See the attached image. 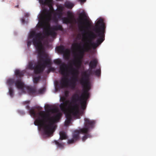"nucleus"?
<instances>
[{"instance_id": "a19ab883", "label": "nucleus", "mask_w": 156, "mask_h": 156, "mask_svg": "<svg viewBox=\"0 0 156 156\" xmlns=\"http://www.w3.org/2000/svg\"><path fill=\"white\" fill-rule=\"evenodd\" d=\"M26 107L28 109H29L30 108L29 106H28V105Z\"/></svg>"}, {"instance_id": "ddd939ff", "label": "nucleus", "mask_w": 156, "mask_h": 156, "mask_svg": "<svg viewBox=\"0 0 156 156\" xmlns=\"http://www.w3.org/2000/svg\"><path fill=\"white\" fill-rule=\"evenodd\" d=\"M82 97V95L80 97H79L78 94L77 93H75L73 94L72 97V100L71 102H72V105H74L75 104H76V103L78 101H79L80 103L81 106V108L82 110H84L86 107V105H83L82 104H81V101L80 100V98ZM78 105V104H77Z\"/></svg>"}, {"instance_id": "aec40b11", "label": "nucleus", "mask_w": 156, "mask_h": 156, "mask_svg": "<svg viewBox=\"0 0 156 156\" xmlns=\"http://www.w3.org/2000/svg\"><path fill=\"white\" fill-rule=\"evenodd\" d=\"M60 137L59 140H62L67 139V136L66 133L63 131H61L59 132Z\"/></svg>"}, {"instance_id": "0eeeda50", "label": "nucleus", "mask_w": 156, "mask_h": 156, "mask_svg": "<svg viewBox=\"0 0 156 156\" xmlns=\"http://www.w3.org/2000/svg\"><path fill=\"white\" fill-rule=\"evenodd\" d=\"M83 86V92L82 94V97L80 98L81 101V104L83 105H87V100L90 97V94L89 92L90 89V83H85L84 84L80 83Z\"/></svg>"}, {"instance_id": "f704fd0d", "label": "nucleus", "mask_w": 156, "mask_h": 156, "mask_svg": "<svg viewBox=\"0 0 156 156\" xmlns=\"http://www.w3.org/2000/svg\"><path fill=\"white\" fill-rule=\"evenodd\" d=\"M69 93V92L68 91H66L65 92V96L67 97L68 96Z\"/></svg>"}, {"instance_id": "72a5a7b5", "label": "nucleus", "mask_w": 156, "mask_h": 156, "mask_svg": "<svg viewBox=\"0 0 156 156\" xmlns=\"http://www.w3.org/2000/svg\"><path fill=\"white\" fill-rule=\"evenodd\" d=\"M40 79V76L35 77L33 78V81L34 83H37Z\"/></svg>"}, {"instance_id": "37998d69", "label": "nucleus", "mask_w": 156, "mask_h": 156, "mask_svg": "<svg viewBox=\"0 0 156 156\" xmlns=\"http://www.w3.org/2000/svg\"><path fill=\"white\" fill-rule=\"evenodd\" d=\"M80 39V38H79V39Z\"/></svg>"}, {"instance_id": "2eb2a0df", "label": "nucleus", "mask_w": 156, "mask_h": 156, "mask_svg": "<svg viewBox=\"0 0 156 156\" xmlns=\"http://www.w3.org/2000/svg\"><path fill=\"white\" fill-rule=\"evenodd\" d=\"M15 85L16 87L19 89L23 90L25 87L24 83L20 80H17L15 83Z\"/></svg>"}, {"instance_id": "a211bd4d", "label": "nucleus", "mask_w": 156, "mask_h": 156, "mask_svg": "<svg viewBox=\"0 0 156 156\" xmlns=\"http://www.w3.org/2000/svg\"><path fill=\"white\" fill-rule=\"evenodd\" d=\"M50 29L55 31H58L60 30L61 31H63L64 30L63 28L62 25L59 24H57L55 26H53L51 28H50Z\"/></svg>"}, {"instance_id": "2f4dec72", "label": "nucleus", "mask_w": 156, "mask_h": 156, "mask_svg": "<svg viewBox=\"0 0 156 156\" xmlns=\"http://www.w3.org/2000/svg\"><path fill=\"white\" fill-rule=\"evenodd\" d=\"M9 93L11 97H12L14 95V91L13 89L10 87L9 88Z\"/></svg>"}, {"instance_id": "423d86ee", "label": "nucleus", "mask_w": 156, "mask_h": 156, "mask_svg": "<svg viewBox=\"0 0 156 156\" xmlns=\"http://www.w3.org/2000/svg\"><path fill=\"white\" fill-rule=\"evenodd\" d=\"M79 110L78 105L75 104L74 106L72 108V110L67 113L66 114V120L65 121V125L67 126L70 123L72 119V116L77 117L79 116Z\"/></svg>"}, {"instance_id": "c9c22d12", "label": "nucleus", "mask_w": 156, "mask_h": 156, "mask_svg": "<svg viewBox=\"0 0 156 156\" xmlns=\"http://www.w3.org/2000/svg\"><path fill=\"white\" fill-rule=\"evenodd\" d=\"M54 20H55L56 21V22H57L58 21V19L56 18V17H55L54 18Z\"/></svg>"}, {"instance_id": "f3484780", "label": "nucleus", "mask_w": 156, "mask_h": 156, "mask_svg": "<svg viewBox=\"0 0 156 156\" xmlns=\"http://www.w3.org/2000/svg\"><path fill=\"white\" fill-rule=\"evenodd\" d=\"M44 22L45 23H48L49 26V29L46 32V35H50L52 37H55V36L56 34L55 31V30H53L50 29V28L51 27H50V24L49 23V22L48 23L46 22L45 21Z\"/></svg>"}, {"instance_id": "f8f14e48", "label": "nucleus", "mask_w": 156, "mask_h": 156, "mask_svg": "<svg viewBox=\"0 0 156 156\" xmlns=\"http://www.w3.org/2000/svg\"><path fill=\"white\" fill-rule=\"evenodd\" d=\"M93 74L91 69H88L85 71L83 73V76L80 80V83H90L89 78L90 76Z\"/></svg>"}, {"instance_id": "473e14b6", "label": "nucleus", "mask_w": 156, "mask_h": 156, "mask_svg": "<svg viewBox=\"0 0 156 156\" xmlns=\"http://www.w3.org/2000/svg\"><path fill=\"white\" fill-rule=\"evenodd\" d=\"M94 73L95 75L99 76L101 73V70L100 69H97L94 72Z\"/></svg>"}, {"instance_id": "7c9ffc66", "label": "nucleus", "mask_w": 156, "mask_h": 156, "mask_svg": "<svg viewBox=\"0 0 156 156\" xmlns=\"http://www.w3.org/2000/svg\"><path fill=\"white\" fill-rule=\"evenodd\" d=\"M30 114L32 116H33L35 117L37 115H38V113L37 114H36V113L34 109H30L29 111ZM38 116L39 115H38Z\"/></svg>"}, {"instance_id": "4be33fe9", "label": "nucleus", "mask_w": 156, "mask_h": 156, "mask_svg": "<svg viewBox=\"0 0 156 156\" xmlns=\"http://www.w3.org/2000/svg\"><path fill=\"white\" fill-rule=\"evenodd\" d=\"M60 140H55L54 142L57 147L61 149L64 148V144L62 142H60Z\"/></svg>"}, {"instance_id": "cd10ccee", "label": "nucleus", "mask_w": 156, "mask_h": 156, "mask_svg": "<svg viewBox=\"0 0 156 156\" xmlns=\"http://www.w3.org/2000/svg\"><path fill=\"white\" fill-rule=\"evenodd\" d=\"M67 14L68 16V18H69L70 20H72L74 19V16L73 13L69 11H68L67 12Z\"/></svg>"}, {"instance_id": "20e7f679", "label": "nucleus", "mask_w": 156, "mask_h": 156, "mask_svg": "<svg viewBox=\"0 0 156 156\" xmlns=\"http://www.w3.org/2000/svg\"><path fill=\"white\" fill-rule=\"evenodd\" d=\"M84 120V127L74 131L72 135V139L68 140V144H73L79 140L80 138V133L85 134L82 139L83 141H84L88 138L91 137V136L89 133L90 131V129L94 127L95 122L94 120H90L87 118H85Z\"/></svg>"}, {"instance_id": "6e6552de", "label": "nucleus", "mask_w": 156, "mask_h": 156, "mask_svg": "<svg viewBox=\"0 0 156 156\" xmlns=\"http://www.w3.org/2000/svg\"><path fill=\"white\" fill-rule=\"evenodd\" d=\"M53 0H51L49 3L46 4V5H48L50 9V11L45 9L44 11L45 13L44 16L41 15L40 16V18L41 20H44L46 22L48 23L51 19L52 13H53L55 11L53 8L52 6Z\"/></svg>"}, {"instance_id": "9d476101", "label": "nucleus", "mask_w": 156, "mask_h": 156, "mask_svg": "<svg viewBox=\"0 0 156 156\" xmlns=\"http://www.w3.org/2000/svg\"><path fill=\"white\" fill-rule=\"evenodd\" d=\"M86 16V14L85 13H81L80 15L79 19L78 20V23L79 27L81 31H83V30L85 28L88 29L91 26L90 23L89 21H87L86 22L87 26L85 27L83 26L84 22H83V18H85Z\"/></svg>"}, {"instance_id": "f257e3e1", "label": "nucleus", "mask_w": 156, "mask_h": 156, "mask_svg": "<svg viewBox=\"0 0 156 156\" xmlns=\"http://www.w3.org/2000/svg\"><path fill=\"white\" fill-rule=\"evenodd\" d=\"M105 25L103 19L100 18L97 22L94 30L97 34L90 31L89 35V39L86 41L82 47L78 43L73 44L74 48L77 47L80 50L78 53L76 54V59L73 61L74 64L80 66L81 63V59L83 58L85 52H88L91 48L95 49L100 44L105 40Z\"/></svg>"}, {"instance_id": "79ce46f5", "label": "nucleus", "mask_w": 156, "mask_h": 156, "mask_svg": "<svg viewBox=\"0 0 156 156\" xmlns=\"http://www.w3.org/2000/svg\"><path fill=\"white\" fill-rule=\"evenodd\" d=\"M83 41H85V40L84 39H83Z\"/></svg>"}, {"instance_id": "e433bc0d", "label": "nucleus", "mask_w": 156, "mask_h": 156, "mask_svg": "<svg viewBox=\"0 0 156 156\" xmlns=\"http://www.w3.org/2000/svg\"><path fill=\"white\" fill-rule=\"evenodd\" d=\"M79 0L80 1V2H86V0Z\"/></svg>"}, {"instance_id": "a878e982", "label": "nucleus", "mask_w": 156, "mask_h": 156, "mask_svg": "<svg viewBox=\"0 0 156 156\" xmlns=\"http://www.w3.org/2000/svg\"><path fill=\"white\" fill-rule=\"evenodd\" d=\"M7 83L8 85L11 86L14 83L15 84V79L14 78L9 79L7 80Z\"/></svg>"}, {"instance_id": "5701e85b", "label": "nucleus", "mask_w": 156, "mask_h": 156, "mask_svg": "<svg viewBox=\"0 0 156 156\" xmlns=\"http://www.w3.org/2000/svg\"><path fill=\"white\" fill-rule=\"evenodd\" d=\"M27 89L28 91L30 94H33L36 92V90L35 88L28 87Z\"/></svg>"}, {"instance_id": "c756f323", "label": "nucleus", "mask_w": 156, "mask_h": 156, "mask_svg": "<svg viewBox=\"0 0 156 156\" xmlns=\"http://www.w3.org/2000/svg\"><path fill=\"white\" fill-rule=\"evenodd\" d=\"M39 3L43 5H46L50 3L51 0H38Z\"/></svg>"}, {"instance_id": "39448f33", "label": "nucleus", "mask_w": 156, "mask_h": 156, "mask_svg": "<svg viewBox=\"0 0 156 156\" xmlns=\"http://www.w3.org/2000/svg\"><path fill=\"white\" fill-rule=\"evenodd\" d=\"M67 72L68 75L69 73L72 75L71 79L70 81H69V80L66 76L62 78L60 83V87L61 88H63L68 86L71 89L74 90L76 87V82L78 80L77 76L78 74V70L71 66L70 70Z\"/></svg>"}, {"instance_id": "9b49d317", "label": "nucleus", "mask_w": 156, "mask_h": 156, "mask_svg": "<svg viewBox=\"0 0 156 156\" xmlns=\"http://www.w3.org/2000/svg\"><path fill=\"white\" fill-rule=\"evenodd\" d=\"M54 63L57 65H60L59 72L60 73L64 76H68L67 72V65L64 62H62L61 59H58L54 60Z\"/></svg>"}, {"instance_id": "412c9836", "label": "nucleus", "mask_w": 156, "mask_h": 156, "mask_svg": "<svg viewBox=\"0 0 156 156\" xmlns=\"http://www.w3.org/2000/svg\"><path fill=\"white\" fill-rule=\"evenodd\" d=\"M23 71H20L19 69H16L15 71V75L17 78H21L23 76Z\"/></svg>"}, {"instance_id": "7ed1b4c3", "label": "nucleus", "mask_w": 156, "mask_h": 156, "mask_svg": "<svg viewBox=\"0 0 156 156\" xmlns=\"http://www.w3.org/2000/svg\"><path fill=\"white\" fill-rule=\"evenodd\" d=\"M41 34L32 32L30 35V38L34 37L33 44L38 52V64L36 65L33 61L29 62L27 68L31 70H34L35 74H37L44 71L46 67H50L51 65V59L48 58V56L43 50V46L40 41Z\"/></svg>"}, {"instance_id": "393cba45", "label": "nucleus", "mask_w": 156, "mask_h": 156, "mask_svg": "<svg viewBox=\"0 0 156 156\" xmlns=\"http://www.w3.org/2000/svg\"><path fill=\"white\" fill-rule=\"evenodd\" d=\"M65 49H66L63 46H60L56 48V50L57 51L60 53L62 54Z\"/></svg>"}, {"instance_id": "f03ea898", "label": "nucleus", "mask_w": 156, "mask_h": 156, "mask_svg": "<svg viewBox=\"0 0 156 156\" xmlns=\"http://www.w3.org/2000/svg\"><path fill=\"white\" fill-rule=\"evenodd\" d=\"M47 112L44 111L38 113V117L34 122V124L42 128L44 133L48 135L52 133L56 128L55 123L60 119L62 116L60 112H58L53 116H50L49 112L55 113L57 112V109L47 105L45 108Z\"/></svg>"}, {"instance_id": "dca6fc26", "label": "nucleus", "mask_w": 156, "mask_h": 156, "mask_svg": "<svg viewBox=\"0 0 156 156\" xmlns=\"http://www.w3.org/2000/svg\"><path fill=\"white\" fill-rule=\"evenodd\" d=\"M98 63V61L95 58L93 59L90 62L89 66L90 69H94L96 67Z\"/></svg>"}, {"instance_id": "ea45409f", "label": "nucleus", "mask_w": 156, "mask_h": 156, "mask_svg": "<svg viewBox=\"0 0 156 156\" xmlns=\"http://www.w3.org/2000/svg\"><path fill=\"white\" fill-rule=\"evenodd\" d=\"M19 5H17L15 6V7H16V8H19Z\"/></svg>"}, {"instance_id": "4468645a", "label": "nucleus", "mask_w": 156, "mask_h": 156, "mask_svg": "<svg viewBox=\"0 0 156 156\" xmlns=\"http://www.w3.org/2000/svg\"><path fill=\"white\" fill-rule=\"evenodd\" d=\"M63 8L62 6H59L56 12H54L53 13L55 15L57 16L58 19H61L63 15L62 11Z\"/></svg>"}, {"instance_id": "1a4fd4ad", "label": "nucleus", "mask_w": 156, "mask_h": 156, "mask_svg": "<svg viewBox=\"0 0 156 156\" xmlns=\"http://www.w3.org/2000/svg\"><path fill=\"white\" fill-rule=\"evenodd\" d=\"M60 101L62 102L60 104L59 107L61 110L63 112L66 111L68 108L72 110V108L74 106V105H72V102L69 100H66L64 97H61Z\"/></svg>"}, {"instance_id": "b1692460", "label": "nucleus", "mask_w": 156, "mask_h": 156, "mask_svg": "<svg viewBox=\"0 0 156 156\" xmlns=\"http://www.w3.org/2000/svg\"><path fill=\"white\" fill-rule=\"evenodd\" d=\"M62 22L63 23L67 24L69 23H71L72 21L69 18L66 17H64L62 18Z\"/></svg>"}, {"instance_id": "58836bf2", "label": "nucleus", "mask_w": 156, "mask_h": 156, "mask_svg": "<svg viewBox=\"0 0 156 156\" xmlns=\"http://www.w3.org/2000/svg\"><path fill=\"white\" fill-rule=\"evenodd\" d=\"M29 14H26L25 16L26 17H27L29 16Z\"/></svg>"}, {"instance_id": "c03bdc74", "label": "nucleus", "mask_w": 156, "mask_h": 156, "mask_svg": "<svg viewBox=\"0 0 156 156\" xmlns=\"http://www.w3.org/2000/svg\"><path fill=\"white\" fill-rule=\"evenodd\" d=\"M79 37V35H78V37Z\"/></svg>"}, {"instance_id": "6ab92c4d", "label": "nucleus", "mask_w": 156, "mask_h": 156, "mask_svg": "<svg viewBox=\"0 0 156 156\" xmlns=\"http://www.w3.org/2000/svg\"><path fill=\"white\" fill-rule=\"evenodd\" d=\"M62 54L66 59L67 60L69 59L70 56V51L69 49H65L64 52Z\"/></svg>"}, {"instance_id": "bb28decb", "label": "nucleus", "mask_w": 156, "mask_h": 156, "mask_svg": "<svg viewBox=\"0 0 156 156\" xmlns=\"http://www.w3.org/2000/svg\"><path fill=\"white\" fill-rule=\"evenodd\" d=\"M65 7L69 9H71L74 6V4L69 2H66L65 3Z\"/></svg>"}, {"instance_id": "c85d7f7f", "label": "nucleus", "mask_w": 156, "mask_h": 156, "mask_svg": "<svg viewBox=\"0 0 156 156\" xmlns=\"http://www.w3.org/2000/svg\"><path fill=\"white\" fill-rule=\"evenodd\" d=\"M32 32H35L36 34H41V38H40V41H41V37H42V34H41V33H36V32H35V31H32L31 32H30V34L29 36V38H30V39H31V38H33V39L34 38V37H32V38H30V34ZM32 42H33V40H32ZM42 43V42H41ZM31 43H32V41H28L27 42V46H30L31 45Z\"/></svg>"}, {"instance_id": "4c0bfd02", "label": "nucleus", "mask_w": 156, "mask_h": 156, "mask_svg": "<svg viewBox=\"0 0 156 156\" xmlns=\"http://www.w3.org/2000/svg\"><path fill=\"white\" fill-rule=\"evenodd\" d=\"M25 21V20L23 18L22 19V21L23 23H24Z\"/></svg>"}]
</instances>
